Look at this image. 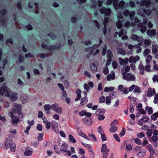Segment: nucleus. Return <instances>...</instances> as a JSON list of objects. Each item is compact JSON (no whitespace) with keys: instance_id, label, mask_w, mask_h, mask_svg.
Listing matches in <instances>:
<instances>
[{"instance_id":"nucleus-5","label":"nucleus","mask_w":158,"mask_h":158,"mask_svg":"<svg viewBox=\"0 0 158 158\" xmlns=\"http://www.w3.org/2000/svg\"><path fill=\"white\" fill-rule=\"evenodd\" d=\"M152 10L149 9L146 10L145 9H140L138 11V13L139 15L143 17H145L146 15L149 16L151 13Z\"/></svg>"},{"instance_id":"nucleus-50","label":"nucleus","mask_w":158,"mask_h":158,"mask_svg":"<svg viewBox=\"0 0 158 158\" xmlns=\"http://www.w3.org/2000/svg\"><path fill=\"white\" fill-rule=\"evenodd\" d=\"M141 89L138 86H135L134 90L135 93H139L140 92Z\"/></svg>"},{"instance_id":"nucleus-57","label":"nucleus","mask_w":158,"mask_h":158,"mask_svg":"<svg viewBox=\"0 0 158 158\" xmlns=\"http://www.w3.org/2000/svg\"><path fill=\"white\" fill-rule=\"evenodd\" d=\"M62 97L61 98L63 100H65V98L67 97V94L66 93V92L64 90H62Z\"/></svg>"},{"instance_id":"nucleus-10","label":"nucleus","mask_w":158,"mask_h":158,"mask_svg":"<svg viewBox=\"0 0 158 158\" xmlns=\"http://www.w3.org/2000/svg\"><path fill=\"white\" fill-rule=\"evenodd\" d=\"M14 107L11 108V110L13 113L15 114L20 112V110L21 109L22 107L21 105L14 103Z\"/></svg>"},{"instance_id":"nucleus-41","label":"nucleus","mask_w":158,"mask_h":158,"mask_svg":"<svg viewBox=\"0 0 158 158\" xmlns=\"http://www.w3.org/2000/svg\"><path fill=\"white\" fill-rule=\"evenodd\" d=\"M145 110L147 111L149 114H151L153 112V110L151 107L146 106L145 108Z\"/></svg>"},{"instance_id":"nucleus-9","label":"nucleus","mask_w":158,"mask_h":158,"mask_svg":"<svg viewBox=\"0 0 158 158\" xmlns=\"http://www.w3.org/2000/svg\"><path fill=\"white\" fill-rule=\"evenodd\" d=\"M52 110L58 114H61L62 112V108L57 103L52 105Z\"/></svg>"},{"instance_id":"nucleus-13","label":"nucleus","mask_w":158,"mask_h":158,"mask_svg":"<svg viewBox=\"0 0 158 158\" xmlns=\"http://www.w3.org/2000/svg\"><path fill=\"white\" fill-rule=\"evenodd\" d=\"M150 141L153 142V144L155 147H156L158 144V137L156 135H153L148 139Z\"/></svg>"},{"instance_id":"nucleus-28","label":"nucleus","mask_w":158,"mask_h":158,"mask_svg":"<svg viewBox=\"0 0 158 158\" xmlns=\"http://www.w3.org/2000/svg\"><path fill=\"white\" fill-rule=\"evenodd\" d=\"M128 59L127 58H125L124 60L119 57L118 59V60L120 64L121 65H125L128 62Z\"/></svg>"},{"instance_id":"nucleus-39","label":"nucleus","mask_w":158,"mask_h":158,"mask_svg":"<svg viewBox=\"0 0 158 158\" xmlns=\"http://www.w3.org/2000/svg\"><path fill=\"white\" fill-rule=\"evenodd\" d=\"M77 97L75 99V101H77L79 100L81 98V91L80 89H77L76 90Z\"/></svg>"},{"instance_id":"nucleus-53","label":"nucleus","mask_w":158,"mask_h":158,"mask_svg":"<svg viewBox=\"0 0 158 158\" xmlns=\"http://www.w3.org/2000/svg\"><path fill=\"white\" fill-rule=\"evenodd\" d=\"M134 22H133V23H132V24L133 25H135V24L134 23H139V24L140 23H141V21L139 19H138L137 17H135V18L134 19Z\"/></svg>"},{"instance_id":"nucleus-62","label":"nucleus","mask_w":158,"mask_h":158,"mask_svg":"<svg viewBox=\"0 0 158 158\" xmlns=\"http://www.w3.org/2000/svg\"><path fill=\"white\" fill-rule=\"evenodd\" d=\"M143 139V143H142V145L144 147L148 144V142L147 139L146 138H144Z\"/></svg>"},{"instance_id":"nucleus-20","label":"nucleus","mask_w":158,"mask_h":158,"mask_svg":"<svg viewBox=\"0 0 158 158\" xmlns=\"http://www.w3.org/2000/svg\"><path fill=\"white\" fill-rule=\"evenodd\" d=\"M131 39L134 41H137L138 42H140L143 41V38L141 36L139 37L135 34L132 35L131 37Z\"/></svg>"},{"instance_id":"nucleus-14","label":"nucleus","mask_w":158,"mask_h":158,"mask_svg":"<svg viewBox=\"0 0 158 158\" xmlns=\"http://www.w3.org/2000/svg\"><path fill=\"white\" fill-rule=\"evenodd\" d=\"M98 66V63L97 61H95L94 63H92L90 67L91 71L93 72H96L97 71V68Z\"/></svg>"},{"instance_id":"nucleus-43","label":"nucleus","mask_w":158,"mask_h":158,"mask_svg":"<svg viewBox=\"0 0 158 158\" xmlns=\"http://www.w3.org/2000/svg\"><path fill=\"white\" fill-rule=\"evenodd\" d=\"M152 134L153 131L152 129H149L147 130V135L148 139L150 138V137L152 136Z\"/></svg>"},{"instance_id":"nucleus-17","label":"nucleus","mask_w":158,"mask_h":158,"mask_svg":"<svg viewBox=\"0 0 158 158\" xmlns=\"http://www.w3.org/2000/svg\"><path fill=\"white\" fill-rule=\"evenodd\" d=\"M147 34L150 37L152 38L156 35V30L155 29H148L147 31Z\"/></svg>"},{"instance_id":"nucleus-37","label":"nucleus","mask_w":158,"mask_h":158,"mask_svg":"<svg viewBox=\"0 0 158 158\" xmlns=\"http://www.w3.org/2000/svg\"><path fill=\"white\" fill-rule=\"evenodd\" d=\"M67 144L65 143H64L62 144L61 145V148L60 149V151H62V152H66V150H67Z\"/></svg>"},{"instance_id":"nucleus-4","label":"nucleus","mask_w":158,"mask_h":158,"mask_svg":"<svg viewBox=\"0 0 158 158\" xmlns=\"http://www.w3.org/2000/svg\"><path fill=\"white\" fill-rule=\"evenodd\" d=\"M125 22V20L123 19L121 21L120 20H118L116 23V25L118 28L119 29L121 28L123 26L126 27H128L131 25V23L130 22H127L125 23H124Z\"/></svg>"},{"instance_id":"nucleus-44","label":"nucleus","mask_w":158,"mask_h":158,"mask_svg":"<svg viewBox=\"0 0 158 158\" xmlns=\"http://www.w3.org/2000/svg\"><path fill=\"white\" fill-rule=\"evenodd\" d=\"M158 118V111L155 113L151 115V119L154 120H155Z\"/></svg>"},{"instance_id":"nucleus-46","label":"nucleus","mask_w":158,"mask_h":158,"mask_svg":"<svg viewBox=\"0 0 158 158\" xmlns=\"http://www.w3.org/2000/svg\"><path fill=\"white\" fill-rule=\"evenodd\" d=\"M69 140L73 143H75L76 142V140L71 135H69Z\"/></svg>"},{"instance_id":"nucleus-51","label":"nucleus","mask_w":158,"mask_h":158,"mask_svg":"<svg viewBox=\"0 0 158 158\" xmlns=\"http://www.w3.org/2000/svg\"><path fill=\"white\" fill-rule=\"evenodd\" d=\"M23 60V56L20 55L19 56V60L17 61V63L18 64H20Z\"/></svg>"},{"instance_id":"nucleus-34","label":"nucleus","mask_w":158,"mask_h":158,"mask_svg":"<svg viewBox=\"0 0 158 158\" xmlns=\"http://www.w3.org/2000/svg\"><path fill=\"white\" fill-rule=\"evenodd\" d=\"M109 151V149H107V146L105 144H103L101 148V152H102L108 153Z\"/></svg>"},{"instance_id":"nucleus-36","label":"nucleus","mask_w":158,"mask_h":158,"mask_svg":"<svg viewBox=\"0 0 158 158\" xmlns=\"http://www.w3.org/2000/svg\"><path fill=\"white\" fill-rule=\"evenodd\" d=\"M117 52L118 54L123 56L125 55L126 52V51L122 48H118L117 50Z\"/></svg>"},{"instance_id":"nucleus-29","label":"nucleus","mask_w":158,"mask_h":158,"mask_svg":"<svg viewBox=\"0 0 158 158\" xmlns=\"http://www.w3.org/2000/svg\"><path fill=\"white\" fill-rule=\"evenodd\" d=\"M151 43L152 41L151 40L149 39H143V43L144 44V45L143 46L145 48H146L148 47L149 45H150L151 44Z\"/></svg>"},{"instance_id":"nucleus-30","label":"nucleus","mask_w":158,"mask_h":158,"mask_svg":"<svg viewBox=\"0 0 158 158\" xmlns=\"http://www.w3.org/2000/svg\"><path fill=\"white\" fill-rule=\"evenodd\" d=\"M115 79V73L113 71H111L107 76V80L108 81L114 80Z\"/></svg>"},{"instance_id":"nucleus-8","label":"nucleus","mask_w":158,"mask_h":158,"mask_svg":"<svg viewBox=\"0 0 158 158\" xmlns=\"http://www.w3.org/2000/svg\"><path fill=\"white\" fill-rule=\"evenodd\" d=\"M123 79L127 81H133L135 80V76L130 73H127L124 72L123 73Z\"/></svg>"},{"instance_id":"nucleus-64","label":"nucleus","mask_w":158,"mask_h":158,"mask_svg":"<svg viewBox=\"0 0 158 158\" xmlns=\"http://www.w3.org/2000/svg\"><path fill=\"white\" fill-rule=\"evenodd\" d=\"M78 153L81 155H84V154L85 153V152L84 150L82 148H79Z\"/></svg>"},{"instance_id":"nucleus-38","label":"nucleus","mask_w":158,"mask_h":158,"mask_svg":"<svg viewBox=\"0 0 158 158\" xmlns=\"http://www.w3.org/2000/svg\"><path fill=\"white\" fill-rule=\"evenodd\" d=\"M33 153V150L31 149L30 150H26L24 152V155L25 156H30L32 155Z\"/></svg>"},{"instance_id":"nucleus-33","label":"nucleus","mask_w":158,"mask_h":158,"mask_svg":"<svg viewBox=\"0 0 158 158\" xmlns=\"http://www.w3.org/2000/svg\"><path fill=\"white\" fill-rule=\"evenodd\" d=\"M105 109H97L96 111L95 114L96 115H99L100 114H103L106 112Z\"/></svg>"},{"instance_id":"nucleus-32","label":"nucleus","mask_w":158,"mask_h":158,"mask_svg":"<svg viewBox=\"0 0 158 158\" xmlns=\"http://www.w3.org/2000/svg\"><path fill=\"white\" fill-rule=\"evenodd\" d=\"M85 97L82 98L81 99V102L80 103L82 105L85 104L88 101L87 98L86 97V93L85 92H83Z\"/></svg>"},{"instance_id":"nucleus-60","label":"nucleus","mask_w":158,"mask_h":158,"mask_svg":"<svg viewBox=\"0 0 158 158\" xmlns=\"http://www.w3.org/2000/svg\"><path fill=\"white\" fill-rule=\"evenodd\" d=\"M99 101L100 103H103L105 101L104 96H101L99 98Z\"/></svg>"},{"instance_id":"nucleus-21","label":"nucleus","mask_w":158,"mask_h":158,"mask_svg":"<svg viewBox=\"0 0 158 158\" xmlns=\"http://www.w3.org/2000/svg\"><path fill=\"white\" fill-rule=\"evenodd\" d=\"M146 148L150 152L151 155H153L154 154L155 150L151 144H148L146 146Z\"/></svg>"},{"instance_id":"nucleus-52","label":"nucleus","mask_w":158,"mask_h":158,"mask_svg":"<svg viewBox=\"0 0 158 158\" xmlns=\"http://www.w3.org/2000/svg\"><path fill=\"white\" fill-rule=\"evenodd\" d=\"M111 103V100L109 97L107 96L106 97V103L108 105H110Z\"/></svg>"},{"instance_id":"nucleus-45","label":"nucleus","mask_w":158,"mask_h":158,"mask_svg":"<svg viewBox=\"0 0 158 158\" xmlns=\"http://www.w3.org/2000/svg\"><path fill=\"white\" fill-rule=\"evenodd\" d=\"M114 87H105L104 91L105 92H108L109 91H112L114 89Z\"/></svg>"},{"instance_id":"nucleus-18","label":"nucleus","mask_w":158,"mask_h":158,"mask_svg":"<svg viewBox=\"0 0 158 158\" xmlns=\"http://www.w3.org/2000/svg\"><path fill=\"white\" fill-rule=\"evenodd\" d=\"M137 111L141 114L145 115L146 114V112L144 110L142 109V105L141 103H138L136 106Z\"/></svg>"},{"instance_id":"nucleus-25","label":"nucleus","mask_w":158,"mask_h":158,"mask_svg":"<svg viewBox=\"0 0 158 158\" xmlns=\"http://www.w3.org/2000/svg\"><path fill=\"white\" fill-rule=\"evenodd\" d=\"M20 99L23 103H25L28 101L29 98L26 94H22L21 96Z\"/></svg>"},{"instance_id":"nucleus-48","label":"nucleus","mask_w":158,"mask_h":158,"mask_svg":"<svg viewBox=\"0 0 158 158\" xmlns=\"http://www.w3.org/2000/svg\"><path fill=\"white\" fill-rule=\"evenodd\" d=\"M150 50L148 48L145 49L143 53L144 56L145 57L147 56V55L150 53Z\"/></svg>"},{"instance_id":"nucleus-23","label":"nucleus","mask_w":158,"mask_h":158,"mask_svg":"<svg viewBox=\"0 0 158 158\" xmlns=\"http://www.w3.org/2000/svg\"><path fill=\"white\" fill-rule=\"evenodd\" d=\"M52 127L53 130L57 132L58 131V123L55 121H52Z\"/></svg>"},{"instance_id":"nucleus-3","label":"nucleus","mask_w":158,"mask_h":158,"mask_svg":"<svg viewBox=\"0 0 158 158\" xmlns=\"http://www.w3.org/2000/svg\"><path fill=\"white\" fill-rule=\"evenodd\" d=\"M100 11L101 14L105 15V19L103 22L104 29L103 31L104 34H105L106 32V24L108 21L109 16L111 13V10L109 8H106L104 7H102L100 8Z\"/></svg>"},{"instance_id":"nucleus-2","label":"nucleus","mask_w":158,"mask_h":158,"mask_svg":"<svg viewBox=\"0 0 158 158\" xmlns=\"http://www.w3.org/2000/svg\"><path fill=\"white\" fill-rule=\"evenodd\" d=\"M118 2V0H113V4L115 10L117 11L118 18V19H120L122 18L123 16L120 10H124L125 8L128 6V4H125L123 0L120 1L119 3Z\"/></svg>"},{"instance_id":"nucleus-35","label":"nucleus","mask_w":158,"mask_h":158,"mask_svg":"<svg viewBox=\"0 0 158 158\" xmlns=\"http://www.w3.org/2000/svg\"><path fill=\"white\" fill-rule=\"evenodd\" d=\"M158 46L157 44H153L152 47V51L153 54H156L158 52Z\"/></svg>"},{"instance_id":"nucleus-59","label":"nucleus","mask_w":158,"mask_h":158,"mask_svg":"<svg viewBox=\"0 0 158 158\" xmlns=\"http://www.w3.org/2000/svg\"><path fill=\"white\" fill-rule=\"evenodd\" d=\"M138 42L139 43L137 44L134 45V47H135L136 48H138L139 47L143 45V41Z\"/></svg>"},{"instance_id":"nucleus-1","label":"nucleus","mask_w":158,"mask_h":158,"mask_svg":"<svg viewBox=\"0 0 158 158\" xmlns=\"http://www.w3.org/2000/svg\"><path fill=\"white\" fill-rule=\"evenodd\" d=\"M0 95L9 98L11 101H15L17 98L18 96L17 93H12V91L6 87L5 83L3 84V86L0 88Z\"/></svg>"},{"instance_id":"nucleus-22","label":"nucleus","mask_w":158,"mask_h":158,"mask_svg":"<svg viewBox=\"0 0 158 158\" xmlns=\"http://www.w3.org/2000/svg\"><path fill=\"white\" fill-rule=\"evenodd\" d=\"M156 93L154 89L149 88L147 93V96L148 97H151L154 95Z\"/></svg>"},{"instance_id":"nucleus-26","label":"nucleus","mask_w":158,"mask_h":158,"mask_svg":"<svg viewBox=\"0 0 158 158\" xmlns=\"http://www.w3.org/2000/svg\"><path fill=\"white\" fill-rule=\"evenodd\" d=\"M127 32L126 29H123L121 30V31L119 33L117 32H115L114 34V38L116 37L118 34L119 37H121L123 35L126 34L127 33Z\"/></svg>"},{"instance_id":"nucleus-12","label":"nucleus","mask_w":158,"mask_h":158,"mask_svg":"<svg viewBox=\"0 0 158 158\" xmlns=\"http://www.w3.org/2000/svg\"><path fill=\"white\" fill-rule=\"evenodd\" d=\"M123 13L124 15L126 16H129L130 19L131 21L133 20V17L135 14V12L134 11L130 12L128 10H126Z\"/></svg>"},{"instance_id":"nucleus-55","label":"nucleus","mask_w":158,"mask_h":158,"mask_svg":"<svg viewBox=\"0 0 158 158\" xmlns=\"http://www.w3.org/2000/svg\"><path fill=\"white\" fill-rule=\"evenodd\" d=\"M107 56L108 58H110L112 57L113 54L111 51L110 50H108L107 51Z\"/></svg>"},{"instance_id":"nucleus-6","label":"nucleus","mask_w":158,"mask_h":158,"mask_svg":"<svg viewBox=\"0 0 158 158\" xmlns=\"http://www.w3.org/2000/svg\"><path fill=\"white\" fill-rule=\"evenodd\" d=\"M9 115L11 118V122L13 125L14 126H16L17 124L20 122V119L16 115H14L13 113L12 112H9Z\"/></svg>"},{"instance_id":"nucleus-58","label":"nucleus","mask_w":158,"mask_h":158,"mask_svg":"<svg viewBox=\"0 0 158 158\" xmlns=\"http://www.w3.org/2000/svg\"><path fill=\"white\" fill-rule=\"evenodd\" d=\"M102 126H99L98 128V132L101 135L104 134V132L102 130Z\"/></svg>"},{"instance_id":"nucleus-31","label":"nucleus","mask_w":158,"mask_h":158,"mask_svg":"<svg viewBox=\"0 0 158 158\" xmlns=\"http://www.w3.org/2000/svg\"><path fill=\"white\" fill-rule=\"evenodd\" d=\"M137 25L138 27H141L140 30L142 33H143L146 30L147 27L145 26H143L142 23L138 24Z\"/></svg>"},{"instance_id":"nucleus-49","label":"nucleus","mask_w":158,"mask_h":158,"mask_svg":"<svg viewBox=\"0 0 158 158\" xmlns=\"http://www.w3.org/2000/svg\"><path fill=\"white\" fill-rule=\"evenodd\" d=\"M152 59V56L151 55H148L146 59V61L147 64H149Z\"/></svg>"},{"instance_id":"nucleus-63","label":"nucleus","mask_w":158,"mask_h":158,"mask_svg":"<svg viewBox=\"0 0 158 158\" xmlns=\"http://www.w3.org/2000/svg\"><path fill=\"white\" fill-rule=\"evenodd\" d=\"M88 136L94 141H96L97 140V139L94 135L89 133L88 135Z\"/></svg>"},{"instance_id":"nucleus-15","label":"nucleus","mask_w":158,"mask_h":158,"mask_svg":"<svg viewBox=\"0 0 158 158\" xmlns=\"http://www.w3.org/2000/svg\"><path fill=\"white\" fill-rule=\"evenodd\" d=\"M83 121L85 125L90 126L93 123V120L91 118L89 117H85L83 119Z\"/></svg>"},{"instance_id":"nucleus-40","label":"nucleus","mask_w":158,"mask_h":158,"mask_svg":"<svg viewBox=\"0 0 158 158\" xmlns=\"http://www.w3.org/2000/svg\"><path fill=\"white\" fill-rule=\"evenodd\" d=\"M146 155V152L143 151L139 152L137 154L139 158H143Z\"/></svg>"},{"instance_id":"nucleus-56","label":"nucleus","mask_w":158,"mask_h":158,"mask_svg":"<svg viewBox=\"0 0 158 158\" xmlns=\"http://www.w3.org/2000/svg\"><path fill=\"white\" fill-rule=\"evenodd\" d=\"M45 125L46 128L48 129L49 130L51 127V123L49 121L46 122V123H44Z\"/></svg>"},{"instance_id":"nucleus-61","label":"nucleus","mask_w":158,"mask_h":158,"mask_svg":"<svg viewBox=\"0 0 158 158\" xmlns=\"http://www.w3.org/2000/svg\"><path fill=\"white\" fill-rule=\"evenodd\" d=\"M39 56L42 59H43L47 57L48 56V54H47L40 53L39 54Z\"/></svg>"},{"instance_id":"nucleus-42","label":"nucleus","mask_w":158,"mask_h":158,"mask_svg":"<svg viewBox=\"0 0 158 158\" xmlns=\"http://www.w3.org/2000/svg\"><path fill=\"white\" fill-rule=\"evenodd\" d=\"M44 107L46 111H49L51 109L52 110V105H50L49 104H45Z\"/></svg>"},{"instance_id":"nucleus-19","label":"nucleus","mask_w":158,"mask_h":158,"mask_svg":"<svg viewBox=\"0 0 158 158\" xmlns=\"http://www.w3.org/2000/svg\"><path fill=\"white\" fill-rule=\"evenodd\" d=\"M6 13V11L5 9H3L1 11L0 14V22L3 23L6 21L5 19L4 18V15Z\"/></svg>"},{"instance_id":"nucleus-47","label":"nucleus","mask_w":158,"mask_h":158,"mask_svg":"<svg viewBox=\"0 0 158 158\" xmlns=\"http://www.w3.org/2000/svg\"><path fill=\"white\" fill-rule=\"evenodd\" d=\"M149 119L148 116H144L141 118V120L143 122H147L148 121Z\"/></svg>"},{"instance_id":"nucleus-27","label":"nucleus","mask_w":158,"mask_h":158,"mask_svg":"<svg viewBox=\"0 0 158 158\" xmlns=\"http://www.w3.org/2000/svg\"><path fill=\"white\" fill-rule=\"evenodd\" d=\"M140 58L138 56H136L135 57L131 56L129 58V62L130 63H136L139 60Z\"/></svg>"},{"instance_id":"nucleus-11","label":"nucleus","mask_w":158,"mask_h":158,"mask_svg":"<svg viewBox=\"0 0 158 158\" xmlns=\"http://www.w3.org/2000/svg\"><path fill=\"white\" fill-rule=\"evenodd\" d=\"M136 3L139 4L141 7L145 6L146 7H149L150 6L151 1L150 0H142L140 2L137 1Z\"/></svg>"},{"instance_id":"nucleus-16","label":"nucleus","mask_w":158,"mask_h":158,"mask_svg":"<svg viewBox=\"0 0 158 158\" xmlns=\"http://www.w3.org/2000/svg\"><path fill=\"white\" fill-rule=\"evenodd\" d=\"M99 44L97 45V44H95V45H93V46L92 48H88L86 49V51H89L90 53L92 54H93V55H95L96 54H97L99 52V49H97L96 50V52L95 53H94V50H93L94 49L93 48H94V49L95 48H97L98 46H99Z\"/></svg>"},{"instance_id":"nucleus-7","label":"nucleus","mask_w":158,"mask_h":158,"mask_svg":"<svg viewBox=\"0 0 158 158\" xmlns=\"http://www.w3.org/2000/svg\"><path fill=\"white\" fill-rule=\"evenodd\" d=\"M41 47L45 49H48L49 51H52L54 49H58L60 48V44H56L53 46L49 47L43 43L42 44Z\"/></svg>"},{"instance_id":"nucleus-24","label":"nucleus","mask_w":158,"mask_h":158,"mask_svg":"<svg viewBox=\"0 0 158 158\" xmlns=\"http://www.w3.org/2000/svg\"><path fill=\"white\" fill-rule=\"evenodd\" d=\"M13 143L12 141L10 139V138L6 139L5 142V146L6 149H8L10 148L12 145V144Z\"/></svg>"},{"instance_id":"nucleus-54","label":"nucleus","mask_w":158,"mask_h":158,"mask_svg":"<svg viewBox=\"0 0 158 158\" xmlns=\"http://www.w3.org/2000/svg\"><path fill=\"white\" fill-rule=\"evenodd\" d=\"M117 129V127L116 126H112L110 129V131L111 133L115 132Z\"/></svg>"}]
</instances>
